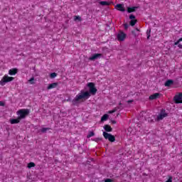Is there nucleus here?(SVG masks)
Masks as SVG:
<instances>
[{
    "label": "nucleus",
    "mask_w": 182,
    "mask_h": 182,
    "mask_svg": "<svg viewBox=\"0 0 182 182\" xmlns=\"http://www.w3.org/2000/svg\"><path fill=\"white\" fill-rule=\"evenodd\" d=\"M87 87H88L89 91L82 90L72 101L73 106H77V105L80 103L79 100H87V99L92 96H92H95V95L97 93V89L96 88L94 82H88L87 84Z\"/></svg>",
    "instance_id": "nucleus-1"
},
{
    "label": "nucleus",
    "mask_w": 182,
    "mask_h": 182,
    "mask_svg": "<svg viewBox=\"0 0 182 182\" xmlns=\"http://www.w3.org/2000/svg\"><path fill=\"white\" fill-rule=\"evenodd\" d=\"M104 129L105 132H103L102 134L106 140H109V141H111V143H113L116 141V137L114 136V135H112V134H109L107 132H113V128L110 127L109 124H106L104 126Z\"/></svg>",
    "instance_id": "nucleus-2"
},
{
    "label": "nucleus",
    "mask_w": 182,
    "mask_h": 182,
    "mask_svg": "<svg viewBox=\"0 0 182 182\" xmlns=\"http://www.w3.org/2000/svg\"><path fill=\"white\" fill-rule=\"evenodd\" d=\"M29 114V109H19L17 111V115L18 116V118L20 120H22V119H25L26 116Z\"/></svg>",
    "instance_id": "nucleus-3"
},
{
    "label": "nucleus",
    "mask_w": 182,
    "mask_h": 182,
    "mask_svg": "<svg viewBox=\"0 0 182 182\" xmlns=\"http://www.w3.org/2000/svg\"><path fill=\"white\" fill-rule=\"evenodd\" d=\"M14 79H15L14 77H9L8 75H4L0 81V85L1 86H5V85H6V83H8L9 82H12V80H14Z\"/></svg>",
    "instance_id": "nucleus-4"
},
{
    "label": "nucleus",
    "mask_w": 182,
    "mask_h": 182,
    "mask_svg": "<svg viewBox=\"0 0 182 182\" xmlns=\"http://www.w3.org/2000/svg\"><path fill=\"white\" fill-rule=\"evenodd\" d=\"M126 38H127V34L123 31H119V33L117 35V39L119 42H123Z\"/></svg>",
    "instance_id": "nucleus-5"
},
{
    "label": "nucleus",
    "mask_w": 182,
    "mask_h": 182,
    "mask_svg": "<svg viewBox=\"0 0 182 182\" xmlns=\"http://www.w3.org/2000/svg\"><path fill=\"white\" fill-rule=\"evenodd\" d=\"M168 114L166 113V109H161L160 114L157 116V120H163L164 117H167Z\"/></svg>",
    "instance_id": "nucleus-6"
},
{
    "label": "nucleus",
    "mask_w": 182,
    "mask_h": 182,
    "mask_svg": "<svg viewBox=\"0 0 182 182\" xmlns=\"http://www.w3.org/2000/svg\"><path fill=\"white\" fill-rule=\"evenodd\" d=\"M101 58H103V54L95 53L89 58V60H96L97 59H100Z\"/></svg>",
    "instance_id": "nucleus-7"
},
{
    "label": "nucleus",
    "mask_w": 182,
    "mask_h": 182,
    "mask_svg": "<svg viewBox=\"0 0 182 182\" xmlns=\"http://www.w3.org/2000/svg\"><path fill=\"white\" fill-rule=\"evenodd\" d=\"M115 8L117 11H120V12H126V9H124V4H117Z\"/></svg>",
    "instance_id": "nucleus-8"
},
{
    "label": "nucleus",
    "mask_w": 182,
    "mask_h": 182,
    "mask_svg": "<svg viewBox=\"0 0 182 182\" xmlns=\"http://www.w3.org/2000/svg\"><path fill=\"white\" fill-rule=\"evenodd\" d=\"M182 99V92L179 93L178 95H175L173 97V100L176 103V105L180 104V101Z\"/></svg>",
    "instance_id": "nucleus-9"
},
{
    "label": "nucleus",
    "mask_w": 182,
    "mask_h": 182,
    "mask_svg": "<svg viewBox=\"0 0 182 182\" xmlns=\"http://www.w3.org/2000/svg\"><path fill=\"white\" fill-rule=\"evenodd\" d=\"M161 96V94L159 92L154 93L149 96V100H156V99H159Z\"/></svg>",
    "instance_id": "nucleus-10"
},
{
    "label": "nucleus",
    "mask_w": 182,
    "mask_h": 182,
    "mask_svg": "<svg viewBox=\"0 0 182 182\" xmlns=\"http://www.w3.org/2000/svg\"><path fill=\"white\" fill-rule=\"evenodd\" d=\"M139 6L127 7V12L128 14H132V12H136V9H139Z\"/></svg>",
    "instance_id": "nucleus-11"
},
{
    "label": "nucleus",
    "mask_w": 182,
    "mask_h": 182,
    "mask_svg": "<svg viewBox=\"0 0 182 182\" xmlns=\"http://www.w3.org/2000/svg\"><path fill=\"white\" fill-rule=\"evenodd\" d=\"M58 85H59L58 82L49 84L47 87V90H50V89H55V87H58Z\"/></svg>",
    "instance_id": "nucleus-12"
},
{
    "label": "nucleus",
    "mask_w": 182,
    "mask_h": 182,
    "mask_svg": "<svg viewBox=\"0 0 182 182\" xmlns=\"http://www.w3.org/2000/svg\"><path fill=\"white\" fill-rule=\"evenodd\" d=\"M171 85H174V80H167L164 83V86H166V87H170Z\"/></svg>",
    "instance_id": "nucleus-13"
},
{
    "label": "nucleus",
    "mask_w": 182,
    "mask_h": 182,
    "mask_svg": "<svg viewBox=\"0 0 182 182\" xmlns=\"http://www.w3.org/2000/svg\"><path fill=\"white\" fill-rule=\"evenodd\" d=\"M21 122V119L18 117L17 119H10V123L11 124H18V123Z\"/></svg>",
    "instance_id": "nucleus-14"
},
{
    "label": "nucleus",
    "mask_w": 182,
    "mask_h": 182,
    "mask_svg": "<svg viewBox=\"0 0 182 182\" xmlns=\"http://www.w3.org/2000/svg\"><path fill=\"white\" fill-rule=\"evenodd\" d=\"M16 73H18V70L16 68L11 69L9 71V75H10V76H14L16 75Z\"/></svg>",
    "instance_id": "nucleus-15"
},
{
    "label": "nucleus",
    "mask_w": 182,
    "mask_h": 182,
    "mask_svg": "<svg viewBox=\"0 0 182 182\" xmlns=\"http://www.w3.org/2000/svg\"><path fill=\"white\" fill-rule=\"evenodd\" d=\"M100 5H101V6H109V5H110V3L109 1H99Z\"/></svg>",
    "instance_id": "nucleus-16"
},
{
    "label": "nucleus",
    "mask_w": 182,
    "mask_h": 182,
    "mask_svg": "<svg viewBox=\"0 0 182 182\" xmlns=\"http://www.w3.org/2000/svg\"><path fill=\"white\" fill-rule=\"evenodd\" d=\"M109 119V114H105L101 117V122H106Z\"/></svg>",
    "instance_id": "nucleus-17"
},
{
    "label": "nucleus",
    "mask_w": 182,
    "mask_h": 182,
    "mask_svg": "<svg viewBox=\"0 0 182 182\" xmlns=\"http://www.w3.org/2000/svg\"><path fill=\"white\" fill-rule=\"evenodd\" d=\"M93 136H95V132L90 131L89 134L87 136V139H90V137H93Z\"/></svg>",
    "instance_id": "nucleus-18"
},
{
    "label": "nucleus",
    "mask_w": 182,
    "mask_h": 182,
    "mask_svg": "<svg viewBox=\"0 0 182 182\" xmlns=\"http://www.w3.org/2000/svg\"><path fill=\"white\" fill-rule=\"evenodd\" d=\"M36 165L33 162H30L28 164V168H32V167H35Z\"/></svg>",
    "instance_id": "nucleus-19"
},
{
    "label": "nucleus",
    "mask_w": 182,
    "mask_h": 182,
    "mask_svg": "<svg viewBox=\"0 0 182 182\" xmlns=\"http://www.w3.org/2000/svg\"><path fill=\"white\" fill-rule=\"evenodd\" d=\"M136 23H137V20H131L129 22V25L131 26H134V25H136Z\"/></svg>",
    "instance_id": "nucleus-20"
},
{
    "label": "nucleus",
    "mask_w": 182,
    "mask_h": 182,
    "mask_svg": "<svg viewBox=\"0 0 182 182\" xmlns=\"http://www.w3.org/2000/svg\"><path fill=\"white\" fill-rule=\"evenodd\" d=\"M56 76H58V73H51L50 74V79H55V77H56Z\"/></svg>",
    "instance_id": "nucleus-21"
},
{
    "label": "nucleus",
    "mask_w": 182,
    "mask_h": 182,
    "mask_svg": "<svg viewBox=\"0 0 182 182\" xmlns=\"http://www.w3.org/2000/svg\"><path fill=\"white\" fill-rule=\"evenodd\" d=\"M150 33H151V28H149L146 31L147 39H150Z\"/></svg>",
    "instance_id": "nucleus-22"
},
{
    "label": "nucleus",
    "mask_w": 182,
    "mask_h": 182,
    "mask_svg": "<svg viewBox=\"0 0 182 182\" xmlns=\"http://www.w3.org/2000/svg\"><path fill=\"white\" fill-rule=\"evenodd\" d=\"M74 21H78V22H81L82 17H80V16H75L74 18Z\"/></svg>",
    "instance_id": "nucleus-23"
},
{
    "label": "nucleus",
    "mask_w": 182,
    "mask_h": 182,
    "mask_svg": "<svg viewBox=\"0 0 182 182\" xmlns=\"http://www.w3.org/2000/svg\"><path fill=\"white\" fill-rule=\"evenodd\" d=\"M48 130H50V128H49V127H47V128H42V129H41V133H46V132H47Z\"/></svg>",
    "instance_id": "nucleus-24"
},
{
    "label": "nucleus",
    "mask_w": 182,
    "mask_h": 182,
    "mask_svg": "<svg viewBox=\"0 0 182 182\" xmlns=\"http://www.w3.org/2000/svg\"><path fill=\"white\" fill-rule=\"evenodd\" d=\"M102 138H95L92 139V141H96V143H99V141H102Z\"/></svg>",
    "instance_id": "nucleus-25"
},
{
    "label": "nucleus",
    "mask_w": 182,
    "mask_h": 182,
    "mask_svg": "<svg viewBox=\"0 0 182 182\" xmlns=\"http://www.w3.org/2000/svg\"><path fill=\"white\" fill-rule=\"evenodd\" d=\"M132 33L134 38H137V36H139V33L136 32L134 30L132 31Z\"/></svg>",
    "instance_id": "nucleus-26"
},
{
    "label": "nucleus",
    "mask_w": 182,
    "mask_h": 182,
    "mask_svg": "<svg viewBox=\"0 0 182 182\" xmlns=\"http://www.w3.org/2000/svg\"><path fill=\"white\" fill-rule=\"evenodd\" d=\"M152 117H153V119H152L151 117H149V118H148V122H149V123H153V122H154L155 117H154V116H152Z\"/></svg>",
    "instance_id": "nucleus-27"
},
{
    "label": "nucleus",
    "mask_w": 182,
    "mask_h": 182,
    "mask_svg": "<svg viewBox=\"0 0 182 182\" xmlns=\"http://www.w3.org/2000/svg\"><path fill=\"white\" fill-rule=\"evenodd\" d=\"M129 19H131V21H136V16H134L133 14H130L129 15Z\"/></svg>",
    "instance_id": "nucleus-28"
},
{
    "label": "nucleus",
    "mask_w": 182,
    "mask_h": 182,
    "mask_svg": "<svg viewBox=\"0 0 182 182\" xmlns=\"http://www.w3.org/2000/svg\"><path fill=\"white\" fill-rule=\"evenodd\" d=\"M33 80H35V77H32L29 80V83H31V85H35V82H33Z\"/></svg>",
    "instance_id": "nucleus-29"
},
{
    "label": "nucleus",
    "mask_w": 182,
    "mask_h": 182,
    "mask_svg": "<svg viewBox=\"0 0 182 182\" xmlns=\"http://www.w3.org/2000/svg\"><path fill=\"white\" fill-rule=\"evenodd\" d=\"M120 109H121L120 107H117L114 108L112 110H113L114 113H115V112H117V110H119Z\"/></svg>",
    "instance_id": "nucleus-30"
},
{
    "label": "nucleus",
    "mask_w": 182,
    "mask_h": 182,
    "mask_svg": "<svg viewBox=\"0 0 182 182\" xmlns=\"http://www.w3.org/2000/svg\"><path fill=\"white\" fill-rule=\"evenodd\" d=\"M166 182H173V176H169L168 179Z\"/></svg>",
    "instance_id": "nucleus-31"
},
{
    "label": "nucleus",
    "mask_w": 182,
    "mask_h": 182,
    "mask_svg": "<svg viewBox=\"0 0 182 182\" xmlns=\"http://www.w3.org/2000/svg\"><path fill=\"white\" fill-rule=\"evenodd\" d=\"M124 29H126V30L129 29V24L127 23L124 24Z\"/></svg>",
    "instance_id": "nucleus-32"
},
{
    "label": "nucleus",
    "mask_w": 182,
    "mask_h": 182,
    "mask_svg": "<svg viewBox=\"0 0 182 182\" xmlns=\"http://www.w3.org/2000/svg\"><path fill=\"white\" fill-rule=\"evenodd\" d=\"M105 182H113V180H112L111 178H107L105 180Z\"/></svg>",
    "instance_id": "nucleus-33"
},
{
    "label": "nucleus",
    "mask_w": 182,
    "mask_h": 182,
    "mask_svg": "<svg viewBox=\"0 0 182 182\" xmlns=\"http://www.w3.org/2000/svg\"><path fill=\"white\" fill-rule=\"evenodd\" d=\"M93 161V159H90V161H86V164L90 165V163H92V161Z\"/></svg>",
    "instance_id": "nucleus-34"
},
{
    "label": "nucleus",
    "mask_w": 182,
    "mask_h": 182,
    "mask_svg": "<svg viewBox=\"0 0 182 182\" xmlns=\"http://www.w3.org/2000/svg\"><path fill=\"white\" fill-rule=\"evenodd\" d=\"M0 106H5V102L0 101Z\"/></svg>",
    "instance_id": "nucleus-35"
},
{
    "label": "nucleus",
    "mask_w": 182,
    "mask_h": 182,
    "mask_svg": "<svg viewBox=\"0 0 182 182\" xmlns=\"http://www.w3.org/2000/svg\"><path fill=\"white\" fill-rule=\"evenodd\" d=\"M178 48H179V49H182V45L180 44V43L178 44Z\"/></svg>",
    "instance_id": "nucleus-36"
},
{
    "label": "nucleus",
    "mask_w": 182,
    "mask_h": 182,
    "mask_svg": "<svg viewBox=\"0 0 182 182\" xmlns=\"http://www.w3.org/2000/svg\"><path fill=\"white\" fill-rule=\"evenodd\" d=\"M108 113H109V114H112L114 113V112L113 109H112V110L109 111Z\"/></svg>",
    "instance_id": "nucleus-37"
},
{
    "label": "nucleus",
    "mask_w": 182,
    "mask_h": 182,
    "mask_svg": "<svg viewBox=\"0 0 182 182\" xmlns=\"http://www.w3.org/2000/svg\"><path fill=\"white\" fill-rule=\"evenodd\" d=\"M133 102H134V100H128V101H127V103H133Z\"/></svg>",
    "instance_id": "nucleus-38"
},
{
    "label": "nucleus",
    "mask_w": 182,
    "mask_h": 182,
    "mask_svg": "<svg viewBox=\"0 0 182 182\" xmlns=\"http://www.w3.org/2000/svg\"><path fill=\"white\" fill-rule=\"evenodd\" d=\"M111 122L112 124H116L117 123L116 120H112Z\"/></svg>",
    "instance_id": "nucleus-39"
},
{
    "label": "nucleus",
    "mask_w": 182,
    "mask_h": 182,
    "mask_svg": "<svg viewBox=\"0 0 182 182\" xmlns=\"http://www.w3.org/2000/svg\"><path fill=\"white\" fill-rule=\"evenodd\" d=\"M134 31H135V32H137V33L140 32V30L139 28H137L135 30H134Z\"/></svg>",
    "instance_id": "nucleus-40"
},
{
    "label": "nucleus",
    "mask_w": 182,
    "mask_h": 182,
    "mask_svg": "<svg viewBox=\"0 0 182 182\" xmlns=\"http://www.w3.org/2000/svg\"><path fill=\"white\" fill-rule=\"evenodd\" d=\"M70 98H68V100H67V102H72V101H73Z\"/></svg>",
    "instance_id": "nucleus-41"
},
{
    "label": "nucleus",
    "mask_w": 182,
    "mask_h": 182,
    "mask_svg": "<svg viewBox=\"0 0 182 182\" xmlns=\"http://www.w3.org/2000/svg\"><path fill=\"white\" fill-rule=\"evenodd\" d=\"M179 103H182V98H181V100L179 101Z\"/></svg>",
    "instance_id": "nucleus-42"
},
{
    "label": "nucleus",
    "mask_w": 182,
    "mask_h": 182,
    "mask_svg": "<svg viewBox=\"0 0 182 182\" xmlns=\"http://www.w3.org/2000/svg\"><path fill=\"white\" fill-rule=\"evenodd\" d=\"M119 106H122V102H119Z\"/></svg>",
    "instance_id": "nucleus-43"
},
{
    "label": "nucleus",
    "mask_w": 182,
    "mask_h": 182,
    "mask_svg": "<svg viewBox=\"0 0 182 182\" xmlns=\"http://www.w3.org/2000/svg\"><path fill=\"white\" fill-rule=\"evenodd\" d=\"M107 26L109 27V24H107Z\"/></svg>",
    "instance_id": "nucleus-44"
}]
</instances>
